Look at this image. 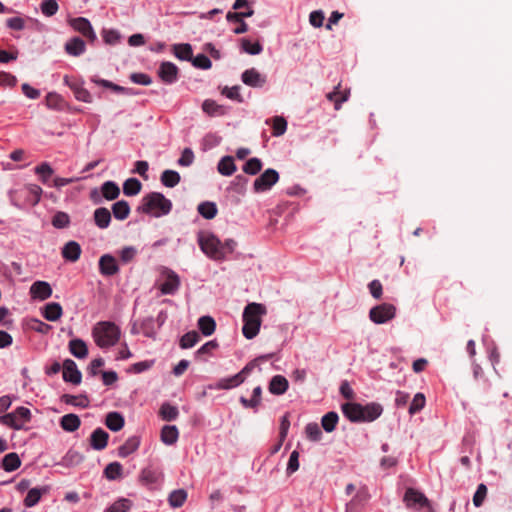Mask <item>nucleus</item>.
<instances>
[{"instance_id": "obj_15", "label": "nucleus", "mask_w": 512, "mask_h": 512, "mask_svg": "<svg viewBox=\"0 0 512 512\" xmlns=\"http://www.w3.org/2000/svg\"><path fill=\"white\" fill-rule=\"evenodd\" d=\"M70 24L76 31L81 33L90 41H94L96 39V34L88 19L83 17L75 18L71 20Z\"/></svg>"}, {"instance_id": "obj_61", "label": "nucleus", "mask_w": 512, "mask_h": 512, "mask_svg": "<svg viewBox=\"0 0 512 512\" xmlns=\"http://www.w3.org/2000/svg\"><path fill=\"white\" fill-rule=\"evenodd\" d=\"M487 495V487L485 484L481 483L478 485L477 490L473 496V504L476 507H480Z\"/></svg>"}, {"instance_id": "obj_50", "label": "nucleus", "mask_w": 512, "mask_h": 512, "mask_svg": "<svg viewBox=\"0 0 512 512\" xmlns=\"http://www.w3.org/2000/svg\"><path fill=\"white\" fill-rule=\"evenodd\" d=\"M122 469V465L119 462H112L106 466L104 470V475L109 480H115L121 477Z\"/></svg>"}, {"instance_id": "obj_48", "label": "nucleus", "mask_w": 512, "mask_h": 512, "mask_svg": "<svg viewBox=\"0 0 512 512\" xmlns=\"http://www.w3.org/2000/svg\"><path fill=\"white\" fill-rule=\"evenodd\" d=\"M241 48L245 53L250 55H258L263 50V47L259 42L251 43L247 38L241 39Z\"/></svg>"}, {"instance_id": "obj_27", "label": "nucleus", "mask_w": 512, "mask_h": 512, "mask_svg": "<svg viewBox=\"0 0 512 512\" xmlns=\"http://www.w3.org/2000/svg\"><path fill=\"white\" fill-rule=\"evenodd\" d=\"M81 425L80 418L73 413L66 414L60 419V426L64 431L74 432Z\"/></svg>"}, {"instance_id": "obj_17", "label": "nucleus", "mask_w": 512, "mask_h": 512, "mask_svg": "<svg viewBox=\"0 0 512 512\" xmlns=\"http://www.w3.org/2000/svg\"><path fill=\"white\" fill-rule=\"evenodd\" d=\"M30 294L33 298L46 300L52 295V288L48 282L36 281L31 285Z\"/></svg>"}, {"instance_id": "obj_44", "label": "nucleus", "mask_w": 512, "mask_h": 512, "mask_svg": "<svg viewBox=\"0 0 512 512\" xmlns=\"http://www.w3.org/2000/svg\"><path fill=\"white\" fill-rule=\"evenodd\" d=\"M142 188L141 182L136 178H129L123 184V193L127 196L137 195Z\"/></svg>"}, {"instance_id": "obj_40", "label": "nucleus", "mask_w": 512, "mask_h": 512, "mask_svg": "<svg viewBox=\"0 0 512 512\" xmlns=\"http://www.w3.org/2000/svg\"><path fill=\"white\" fill-rule=\"evenodd\" d=\"M181 177L177 171L165 170L161 174V183L169 188H173L179 184Z\"/></svg>"}, {"instance_id": "obj_35", "label": "nucleus", "mask_w": 512, "mask_h": 512, "mask_svg": "<svg viewBox=\"0 0 512 512\" xmlns=\"http://www.w3.org/2000/svg\"><path fill=\"white\" fill-rule=\"evenodd\" d=\"M198 328L204 336H210L215 332L216 322L210 316H202L198 319Z\"/></svg>"}, {"instance_id": "obj_4", "label": "nucleus", "mask_w": 512, "mask_h": 512, "mask_svg": "<svg viewBox=\"0 0 512 512\" xmlns=\"http://www.w3.org/2000/svg\"><path fill=\"white\" fill-rule=\"evenodd\" d=\"M172 209V203L162 193L151 192L143 197L139 210L155 217L167 215Z\"/></svg>"}, {"instance_id": "obj_21", "label": "nucleus", "mask_w": 512, "mask_h": 512, "mask_svg": "<svg viewBox=\"0 0 512 512\" xmlns=\"http://www.w3.org/2000/svg\"><path fill=\"white\" fill-rule=\"evenodd\" d=\"M63 314L62 307L59 303L50 302L43 308V317L51 322H55L61 318Z\"/></svg>"}, {"instance_id": "obj_52", "label": "nucleus", "mask_w": 512, "mask_h": 512, "mask_svg": "<svg viewBox=\"0 0 512 512\" xmlns=\"http://www.w3.org/2000/svg\"><path fill=\"white\" fill-rule=\"evenodd\" d=\"M262 169V162L259 158L249 159L243 166V171L249 175H256Z\"/></svg>"}, {"instance_id": "obj_20", "label": "nucleus", "mask_w": 512, "mask_h": 512, "mask_svg": "<svg viewBox=\"0 0 512 512\" xmlns=\"http://www.w3.org/2000/svg\"><path fill=\"white\" fill-rule=\"evenodd\" d=\"M289 387L288 380L282 375H275L269 383V392L274 395L284 394Z\"/></svg>"}, {"instance_id": "obj_14", "label": "nucleus", "mask_w": 512, "mask_h": 512, "mask_svg": "<svg viewBox=\"0 0 512 512\" xmlns=\"http://www.w3.org/2000/svg\"><path fill=\"white\" fill-rule=\"evenodd\" d=\"M241 79L244 84L260 88L266 83V76L259 73L255 68H250L242 73Z\"/></svg>"}, {"instance_id": "obj_12", "label": "nucleus", "mask_w": 512, "mask_h": 512, "mask_svg": "<svg viewBox=\"0 0 512 512\" xmlns=\"http://www.w3.org/2000/svg\"><path fill=\"white\" fill-rule=\"evenodd\" d=\"M178 72L179 69L174 63L166 61L161 63L158 75L164 83L172 84L177 81Z\"/></svg>"}, {"instance_id": "obj_32", "label": "nucleus", "mask_w": 512, "mask_h": 512, "mask_svg": "<svg viewBox=\"0 0 512 512\" xmlns=\"http://www.w3.org/2000/svg\"><path fill=\"white\" fill-rule=\"evenodd\" d=\"M261 395H262V388H261V386H257L253 390L252 398L247 399L245 397H240V403L245 408H251L256 411L261 403Z\"/></svg>"}, {"instance_id": "obj_28", "label": "nucleus", "mask_w": 512, "mask_h": 512, "mask_svg": "<svg viewBox=\"0 0 512 512\" xmlns=\"http://www.w3.org/2000/svg\"><path fill=\"white\" fill-rule=\"evenodd\" d=\"M94 222L100 229H106L111 222V213L105 207L97 208L94 211Z\"/></svg>"}, {"instance_id": "obj_64", "label": "nucleus", "mask_w": 512, "mask_h": 512, "mask_svg": "<svg viewBox=\"0 0 512 512\" xmlns=\"http://www.w3.org/2000/svg\"><path fill=\"white\" fill-rule=\"evenodd\" d=\"M194 161V153L190 148H185L178 159V164L180 166H190Z\"/></svg>"}, {"instance_id": "obj_29", "label": "nucleus", "mask_w": 512, "mask_h": 512, "mask_svg": "<svg viewBox=\"0 0 512 512\" xmlns=\"http://www.w3.org/2000/svg\"><path fill=\"white\" fill-rule=\"evenodd\" d=\"M85 42L79 38L74 37L65 44V51L69 55L79 56L85 52Z\"/></svg>"}, {"instance_id": "obj_26", "label": "nucleus", "mask_w": 512, "mask_h": 512, "mask_svg": "<svg viewBox=\"0 0 512 512\" xmlns=\"http://www.w3.org/2000/svg\"><path fill=\"white\" fill-rule=\"evenodd\" d=\"M101 195L108 201L115 200L120 195V188L114 181H106L102 184Z\"/></svg>"}, {"instance_id": "obj_16", "label": "nucleus", "mask_w": 512, "mask_h": 512, "mask_svg": "<svg viewBox=\"0 0 512 512\" xmlns=\"http://www.w3.org/2000/svg\"><path fill=\"white\" fill-rule=\"evenodd\" d=\"M165 274L166 279L160 285V291L164 295L174 294L180 286V279L178 275L171 270L165 271Z\"/></svg>"}, {"instance_id": "obj_38", "label": "nucleus", "mask_w": 512, "mask_h": 512, "mask_svg": "<svg viewBox=\"0 0 512 512\" xmlns=\"http://www.w3.org/2000/svg\"><path fill=\"white\" fill-rule=\"evenodd\" d=\"M198 213L205 219H213L217 215V206L214 202L205 201L198 205Z\"/></svg>"}, {"instance_id": "obj_51", "label": "nucleus", "mask_w": 512, "mask_h": 512, "mask_svg": "<svg viewBox=\"0 0 512 512\" xmlns=\"http://www.w3.org/2000/svg\"><path fill=\"white\" fill-rule=\"evenodd\" d=\"M272 134L273 136H281L286 132L287 121L281 116H275L272 118Z\"/></svg>"}, {"instance_id": "obj_47", "label": "nucleus", "mask_w": 512, "mask_h": 512, "mask_svg": "<svg viewBox=\"0 0 512 512\" xmlns=\"http://www.w3.org/2000/svg\"><path fill=\"white\" fill-rule=\"evenodd\" d=\"M159 413L161 418L165 421H173L178 417L179 414L177 407L169 403L162 404Z\"/></svg>"}, {"instance_id": "obj_30", "label": "nucleus", "mask_w": 512, "mask_h": 512, "mask_svg": "<svg viewBox=\"0 0 512 512\" xmlns=\"http://www.w3.org/2000/svg\"><path fill=\"white\" fill-rule=\"evenodd\" d=\"M70 353L78 359H83L88 355V348L82 339H73L69 342Z\"/></svg>"}, {"instance_id": "obj_37", "label": "nucleus", "mask_w": 512, "mask_h": 512, "mask_svg": "<svg viewBox=\"0 0 512 512\" xmlns=\"http://www.w3.org/2000/svg\"><path fill=\"white\" fill-rule=\"evenodd\" d=\"M112 212L116 219L125 220L130 214V206L127 201L120 200L112 205Z\"/></svg>"}, {"instance_id": "obj_25", "label": "nucleus", "mask_w": 512, "mask_h": 512, "mask_svg": "<svg viewBox=\"0 0 512 512\" xmlns=\"http://www.w3.org/2000/svg\"><path fill=\"white\" fill-rule=\"evenodd\" d=\"M48 491V486L30 489L24 499V505L28 508L35 506L39 502L41 496L48 493Z\"/></svg>"}, {"instance_id": "obj_24", "label": "nucleus", "mask_w": 512, "mask_h": 512, "mask_svg": "<svg viewBox=\"0 0 512 512\" xmlns=\"http://www.w3.org/2000/svg\"><path fill=\"white\" fill-rule=\"evenodd\" d=\"M125 424L124 417L118 412H109L105 418V425L113 432L120 431Z\"/></svg>"}, {"instance_id": "obj_42", "label": "nucleus", "mask_w": 512, "mask_h": 512, "mask_svg": "<svg viewBox=\"0 0 512 512\" xmlns=\"http://www.w3.org/2000/svg\"><path fill=\"white\" fill-rule=\"evenodd\" d=\"M187 499V492L184 489H177L169 494L168 502L171 507L179 508L183 506Z\"/></svg>"}, {"instance_id": "obj_59", "label": "nucleus", "mask_w": 512, "mask_h": 512, "mask_svg": "<svg viewBox=\"0 0 512 512\" xmlns=\"http://www.w3.org/2000/svg\"><path fill=\"white\" fill-rule=\"evenodd\" d=\"M62 400L71 405L75 406H81V407H87L88 406V399L85 396L77 397L73 395L65 394L62 396Z\"/></svg>"}, {"instance_id": "obj_9", "label": "nucleus", "mask_w": 512, "mask_h": 512, "mask_svg": "<svg viewBox=\"0 0 512 512\" xmlns=\"http://www.w3.org/2000/svg\"><path fill=\"white\" fill-rule=\"evenodd\" d=\"M404 502L408 508L430 507L428 498L418 490L408 488L404 495Z\"/></svg>"}, {"instance_id": "obj_43", "label": "nucleus", "mask_w": 512, "mask_h": 512, "mask_svg": "<svg viewBox=\"0 0 512 512\" xmlns=\"http://www.w3.org/2000/svg\"><path fill=\"white\" fill-rule=\"evenodd\" d=\"M244 382L242 375L235 374L234 376L220 379L217 383L218 389H231L241 385Z\"/></svg>"}, {"instance_id": "obj_63", "label": "nucleus", "mask_w": 512, "mask_h": 512, "mask_svg": "<svg viewBox=\"0 0 512 512\" xmlns=\"http://www.w3.org/2000/svg\"><path fill=\"white\" fill-rule=\"evenodd\" d=\"M299 469V452L294 450L289 457L287 464V474L291 475Z\"/></svg>"}, {"instance_id": "obj_56", "label": "nucleus", "mask_w": 512, "mask_h": 512, "mask_svg": "<svg viewBox=\"0 0 512 512\" xmlns=\"http://www.w3.org/2000/svg\"><path fill=\"white\" fill-rule=\"evenodd\" d=\"M70 218L69 215L65 212H57L52 219V225L55 228L62 229L69 225Z\"/></svg>"}, {"instance_id": "obj_55", "label": "nucleus", "mask_w": 512, "mask_h": 512, "mask_svg": "<svg viewBox=\"0 0 512 512\" xmlns=\"http://www.w3.org/2000/svg\"><path fill=\"white\" fill-rule=\"evenodd\" d=\"M35 172L40 176L41 181L46 184L48 179L53 174V169L48 163H42L39 166L35 167Z\"/></svg>"}, {"instance_id": "obj_45", "label": "nucleus", "mask_w": 512, "mask_h": 512, "mask_svg": "<svg viewBox=\"0 0 512 512\" xmlns=\"http://www.w3.org/2000/svg\"><path fill=\"white\" fill-rule=\"evenodd\" d=\"M338 414L334 411L328 412L322 417L321 425L326 432H332L335 430L338 423Z\"/></svg>"}, {"instance_id": "obj_31", "label": "nucleus", "mask_w": 512, "mask_h": 512, "mask_svg": "<svg viewBox=\"0 0 512 512\" xmlns=\"http://www.w3.org/2000/svg\"><path fill=\"white\" fill-rule=\"evenodd\" d=\"M140 444V440L137 436L128 438L123 445L118 448V455L122 458L129 456L134 453Z\"/></svg>"}, {"instance_id": "obj_58", "label": "nucleus", "mask_w": 512, "mask_h": 512, "mask_svg": "<svg viewBox=\"0 0 512 512\" xmlns=\"http://www.w3.org/2000/svg\"><path fill=\"white\" fill-rule=\"evenodd\" d=\"M240 86H233V87H224L221 91L222 95L226 96L227 98L237 101L239 103L243 102V97L239 92Z\"/></svg>"}, {"instance_id": "obj_57", "label": "nucleus", "mask_w": 512, "mask_h": 512, "mask_svg": "<svg viewBox=\"0 0 512 512\" xmlns=\"http://www.w3.org/2000/svg\"><path fill=\"white\" fill-rule=\"evenodd\" d=\"M425 402H426V399H425L424 394L417 393L414 396L412 403L410 404L409 413L415 414V413L419 412L420 410H422L425 406Z\"/></svg>"}, {"instance_id": "obj_5", "label": "nucleus", "mask_w": 512, "mask_h": 512, "mask_svg": "<svg viewBox=\"0 0 512 512\" xmlns=\"http://www.w3.org/2000/svg\"><path fill=\"white\" fill-rule=\"evenodd\" d=\"M198 244L205 255L213 260L225 258V246L212 233L201 231L198 233Z\"/></svg>"}, {"instance_id": "obj_53", "label": "nucleus", "mask_w": 512, "mask_h": 512, "mask_svg": "<svg viewBox=\"0 0 512 512\" xmlns=\"http://www.w3.org/2000/svg\"><path fill=\"white\" fill-rule=\"evenodd\" d=\"M305 434L311 441H319L322 437V431L317 423H308L305 427Z\"/></svg>"}, {"instance_id": "obj_33", "label": "nucleus", "mask_w": 512, "mask_h": 512, "mask_svg": "<svg viewBox=\"0 0 512 512\" xmlns=\"http://www.w3.org/2000/svg\"><path fill=\"white\" fill-rule=\"evenodd\" d=\"M218 172L223 176H231L236 171V165L232 156H224L218 163Z\"/></svg>"}, {"instance_id": "obj_41", "label": "nucleus", "mask_w": 512, "mask_h": 512, "mask_svg": "<svg viewBox=\"0 0 512 512\" xmlns=\"http://www.w3.org/2000/svg\"><path fill=\"white\" fill-rule=\"evenodd\" d=\"M175 56L180 60L191 61L193 57L192 47L188 43L175 44L173 46Z\"/></svg>"}, {"instance_id": "obj_22", "label": "nucleus", "mask_w": 512, "mask_h": 512, "mask_svg": "<svg viewBox=\"0 0 512 512\" xmlns=\"http://www.w3.org/2000/svg\"><path fill=\"white\" fill-rule=\"evenodd\" d=\"M341 84L339 83L332 92L327 94V99L334 102V107L336 110H339L341 104L346 102L349 97V90L341 91Z\"/></svg>"}, {"instance_id": "obj_36", "label": "nucleus", "mask_w": 512, "mask_h": 512, "mask_svg": "<svg viewBox=\"0 0 512 512\" xmlns=\"http://www.w3.org/2000/svg\"><path fill=\"white\" fill-rule=\"evenodd\" d=\"M202 109L210 116H222L226 114V108L217 104L214 100L207 99L202 104Z\"/></svg>"}, {"instance_id": "obj_60", "label": "nucleus", "mask_w": 512, "mask_h": 512, "mask_svg": "<svg viewBox=\"0 0 512 512\" xmlns=\"http://www.w3.org/2000/svg\"><path fill=\"white\" fill-rule=\"evenodd\" d=\"M472 370H473V377L475 380H482L483 381V390H487L490 387V384L488 382V379L485 377L482 367L477 364H472Z\"/></svg>"}, {"instance_id": "obj_23", "label": "nucleus", "mask_w": 512, "mask_h": 512, "mask_svg": "<svg viewBox=\"0 0 512 512\" xmlns=\"http://www.w3.org/2000/svg\"><path fill=\"white\" fill-rule=\"evenodd\" d=\"M162 478L163 473L159 469L153 468L151 466L144 468L140 474L141 481L146 484H156L162 480Z\"/></svg>"}, {"instance_id": "obj_8", "label": "nucleus", "mask_w": 512, "mask_h": 512, "mask_svg": "<svg viewBox=\"0 0 512 512\" xmlns=\"http://www.w3.org/2000/svg\"><path fill=\"white\" fill-rule=\"evenodd\" d=\"M279 180V174L274 169L265 170L258 178L255 179L253 188L255 192H264L269 190Z\"/></svg>"}, {"instance_id": "obj_13", "label": "nucleus", "mask_w": 512, "mask_h": 512, "mask_svg": "<svg viewBox=\"0 0 512 512\" xmlns=\"http://www.w3.org/2000/svg\"><path fill=\"white\" fill-rule=\"evenodd\" d=\"M99 271L106 277L117 274L119 272V266L116 259L109 254L101 256L99 259Z\"/></svg>"}, {"instance_id": "obj_3", "label": "nucleus", "mask_w": 512, "mask_h": 512, "mask_svg": "<svg viewBox=\"0 0 512 512\" xmlns=\"http://www.w3.org/2000/svg\"><path fill=\"white\" fill-rule=\"evenodd\" d=\"M120 333L119 327L109 321L98 322L92 330L94 341L100 348L114 346L120 338Z\"/></svg>"}, {"instance_id": "obj_6", "label": "nucleus", "mask_w": 512, "mask_h": 512, "mask_svg": "<svg viewBox=\"0 0 512 512\" xmlns=\"http://www.w3.org/2000/svg\"><path fill=\"white\" fill-rule=\"evenodd\" d=\"M31 419V412L26 407H18L14 412L0 416V423L15 430L23 428L24 424Z\"/></svg>"}, {"instance_id": "obj_62", "label": "nucleus", "mask_w": 512, "mask_h": 512, "mask_svg": "<svg viewBox=\"0 0 512 512\" xmlns=\"http://www.w3.org/2000/svg\"><path fill=\"white\" fill-rule=\"evenodd\" d=\"M192 64L196 68L209 69L212 66L211 60L204 54H198L196 57H192Z\"/></svg>"}, {"instance_id": "obj_49", "label": "nucleus", "mask_w": 512, "mask_h": 512, "mask_svg": "<svg viewBox=\"0 0 512 512\" xmlns=\"http://www.w3.org/2000/svg\"><path fill=\"white\" fill-rule=\"evenodd\" d=\"M132 507V502L126 498H120L109 506L105 512H128Z\"/></svg>"}, {"instance_id": "obj_34", "label": "nucleus", "mask_w": 512, "mask_h": 512, "mask_svg": "<svg viewBox=\"0 0 512 512\" xmlns=\"http://www.w3.org/2000/svg\"><path fill=\"white\" fill-rule=\"evenodd\" d=\"M179 437V432L176 426L166 425L161 430V440L166 445H173Z\"/></svg>"}, {"instance_id": "obj_39", "label": "nucleus", "mask_w": 512, "mask_h": 512, "mask_svg": "<svg viewBox=\"0 0 512 512\" xmlns=\"http://www.w3.org/2000/svg\"><path fill=\"white\" fill-rule=\"evenodd\" d=\"M20 465L21 460L18 454L14 452L6 454L2 460V468L7 472L16 470Z\"/></svg>"}, {"instance_id": "obj_2", "label": "nucleus", "mask_w": 512, "mask_h": 512, "mask_svg": "<svg viewBox=\"0 0 512 512\" xmlns=\"http://www.w3.org/2000/svg\"><path fill=\"white\" fill-rule=\"evenodd\" d=\"M267 312L266 307L260 303H249L243 311V327L242 333L245 338H255L260 330L262 323V316Z\"/></svg>"}, {"instance_id": "obj_19", "label": "nucleus", "mask_w": 512, "mask_h": 512, "mask_svg": "<svg viewBox=\"0 0 512 512\" xmlns=\"http://www.w3.org/2000/svg\"><path fill=\"white\" fill-rule=\"evenodd\" d=\"M81 246L76 241L67 242L62 248V257L70 262H76L81 255Z\"/></svg>"}, {"instance_id": "obj_11", "label": "nucleus", "mask_w": 512, "mask_h": 512, "mask_svg": "<svg viewBox=\"0 0 512 512\" xmlns=\"http://www.w3.org/2000/svg\"><path fill=\"white\" fill-rule=\"evenodd\" d=\"M63 81L67 86L70 87V89L74 93L75 98L78 101H82V102H86V103L92 102V96H91L90 92L83 87L82 83H80L77 80H71L69 78V76H67V75L64 76Z\"/></svg>"}, {"instance_id": "obj_7", "label": "nucleus", "mask_w": 512, "mask_h": 512, "mask_svg": "<svg viewBox=\"0 0 512 512\" xmlns=\"http://www.w3.org/2000/svg\"><path fill=\"white\" fill-rule=\"evenodd\" d=\"M396 308L389 303L374 306L369 311V318L375 324H384L395 317Z\"/></svg>"}, {"instance_id": "obj_10", "label": "nucleus", "mask_w": 512, "mask_h": 512, "mask_svg": "<svg viewBox=\"0 0 512 512\" xmlns=\"http://www.w3.org/2000/svg\"><path fill=\"white\" fill-rule=\"evenodd\" d=\"M63 379L65 382H70L74 385L81 383L82 374L77 368L76 363L71 359H66L63 362Z\"/></svg>"}, {"instance_id": "obj_54", "label": "nucleus", "mask_w": 512, "mask_h": 512, "mask_svg": "<svg viewBox=\"0 0 512 512\" xmlns=\"http://www.w3.org/2000/svg\"><path fill=\"white\" fill-rule=\"evenodd\" d=\"M58 9L59 6L56 0H43L41 3V11L47 17L55 15Z\"/></svg>"}, {"instance_id": "obj_18", "label": "nucleus", "mask_w": 512, "mask_h": 512, "mask_svg": "<svg viewBox=\"0 0 512 512\" xmlns=\"http://www.w3.org/2000/svg\"><path fill=\"white\" fill-rule=\"evenodd\" d=\"M109 434L102 428L95 429L90 436V445L95 450H103L108 444Z\"/></svg>"}, {"instance_id": "obj_46", "label": "nucleus", "mask_w": 512, "mask_h": 512, "mask_svg": "<svg viewBox=\"0 0 512 512\" xmlns=\"http://www.w3.org/2000/svg\"><path fill=\"white\" fill-rule=\"evenodd\" d=\"M200 340V336L197 331H189L184 334L180 339V347L182 349H188L193 347Z\"/></svg>"}, {"instance_id": "obj_1", "label": "nucleus", "mask_w": 512, "mask_h": 512, "mask_svg": "<svg viewBox=\"0 0 512 512\" xmlns=\"http://www.w3.org/2000/svg\"><path fill=\"white\" fill-rule=\"evenodd\" d=\"M342 412L351 422H371L382 414V406L377 403L361 405L347 402L342 405Z\"/></svg>"}]
</instances>
